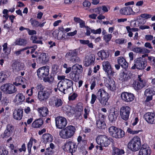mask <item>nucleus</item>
I'll list each match as a JSON object with an SVG mask.
<instances>
[{"instance_id": "obj_60", "label": "nucleus", "mask_w": 155, "mask_h": 155, "mask_svg": "<svg viewBox=\"0 0 155 155\" xmlns=\"http://www.w3.org/2000/svg\"><path fill=\"white\" fill-rule=\"evenodd\" d=\"M28 31V34L30 35H35L36 34V32L35 30H31L29 28L27 29Z\"/></svg>"}, {"instance_id": "obj_63", "label": "nucleus", "mask_w": 155, "mask_h": 155, "mask_svg": "<svg viewBox=\"0 0 155 155\" xmlns=\"http://www.w3.org/2000/svg\"><path fill=\"white\" fill-rule=\"evenodd\" d=\"M87 28H85L86 29V31L85 33L86 35L87 36H89L91 34V31L92 30L88 26H87Z\"/></svg>"}, {"instance_id": "obj_42", "label": "nucleus", "mask_w": 155, "mask_h": 155, "mask_svg": "<svg viewBox=\"0 0 155 155\" xmlns=\"http://www.w3.org/2000/svg\"><path fill=\"white\" fill-rule=\"evenodd\" d=\"M7 77L6 73L4 71L0 72V83L4 82L6 80Z\"/></svg>"}, {"instance_id": "obj_59", "label": "nucleus", "mask_w": 155, "mask_h": 155, "mask_svg": "<svg viewBox=\"0 0 155 155\" xmlns=\"http://www.w3.org/2000/svg\"><path fill=\"white\" fill-rule=\"evenodd\" d=\"M77 96V94L73 93L72 95L69 96L68 99L70 101H73L75 100Z\"/></svg>"}, {"instance_id": "obj_48", "label": "nucleus", "mask_w": 155, "mask_h": 155, "mask_svg": "<svg viewBox=\"0 0 155 155\" xmlns=\"http://www.w3.org/2000/svg\"><path fill=\"white\" fill-rule=\"evenodd\" d=\"M152 88H149L146 89L145 91V96L153 95V94L151 91Z\"/></svg>"}, {"instance_id": "obj_4", "label": "nucleus", "mask_w": 155, "mask_h": 155, "mask_svg": "<svg viewBox=\"0 0 155 155\" xmlns=\"http://www.w3.org/2000/svg\"><path fill=\"white\" fill-rule=\"evenodd\" d=\"M141 145L140 139L138 136L134 137L128 143V147L132 151L138 150Z\"/></svg>"}, {"instance_id": "obj_7", "label": "nucleus", "mask_w": 155, "mask_h": 155, "mask_svg": "<svg viewBox=\"0 0 155 155\" xmlns=\"http://www.w3.org/2000/svg\"><path fill=\"white\" fill-rule=\"evenodd\" d=\"M1 90L6 94H12L15 93L17 90L15 86L11 83H6L1 87Z\"/></svg>"}, {"instance_id": "obj_54", "label": "nucleus", "mask_w": 155, "mask_h": 155, "mask_svg": "<svg viewBox=\"0 0 155 155\" xmlns=\"http://www.w3.org/2000/svg\"><path fill=\"white\" fill-rule=\"evenodd\" d=\"M8 151L4 149H0V155H7Z\"/></svg>"}, {"instance_id": "obj_50", "label": "nucleus", "mask_w": 155, "mask_h": 155, "mask_svg": "<svg viewBox=\"0 0 155 155\" xmlns=\"http://www.w3.org/2000/svg\"><path fill=\"white\" fill-rule=\"evenodd\" d=\"M102 31L101 29L100 28L97 29L96 30H95L94 29H93L91 30V32L94 34H100Z\"/></svg>"}, {"instance_id": "obj_34", "label": "nucleus", "mask_w": 155, "mask_h": 155, "mask_svg": "<svg viewBox=\"0 0 155 155\" xmlns=\"http://www.w3.org/2000/svg\"><path fill=\"white\" fill-rule=\"evenodd\" d=\"M118 128L114 126H111L108 129L110 134L112 137H114Z\"/></svg>"}, {"instance_id": "obj_58", "label": "nucleus", "mask_w": 155, "mask_h": 155, "mask_svg": "<svg viewBox=\"0 0 155 155\" xmlns=\"http://www.w3.org/2000/svg\"><path fill=\"white\" fill-rule=\"evenodd\" d=\"M153 38V36L150 35H146L145 36V38L147 41H151Z\"/></svg>"}, {"instance_id": "obj_41", "label": "nucleus", "mask_w": 155, "mask_h": 155, "mask_svg": "<svg viewBox=\"0 0 155 155\" xmlns=\"http://www.w3.org/2000/svg\"><path fill=\"white\" fill-rule=\"evenodd\" d=\"M124 151L122 150H120L117 148H114L113 150V155H121L122 154H124Z\"/></svg>"}, {"instance_id": "obj_16", "label": "nucleus", "mask_w": 155, "mask_h": 155, "mask_svg": "<svg viewBox=\"0 0 155 155\" xmlns=\"http://www.w3.org/2000/svg\"><path fill=\"white\" fill-rule=\"evenodd\" d=\"M144 118L146 121L149 124H155V114L147 112L144 115Z\"/></svg>"}, {"instance_id": "obj_27", "label": "nucleus", "mask_w": 155, "mask_h": 155, "mask_svg": "<svg viewBox=\"0 0 155 155\" xmlns=\"http://www.w3.org/2000/svg\"><path fill=\"white\" fill-rule=\"evenodd\" d=\"M145 81H134L133 84V87L136 90H139L145 86Z\"/></svg>"}, {"instance_id": "obj_64", "label": "nucleus", "mask_w": 155, "mask_h": 155, "mask_svg": "<svg viewBox=\"0 0 155 155\" xmlns=\"http://www.w3.org/2000/svg\"><path fill=\"white\" fill-rule=\"evenodd\" d=\"M138 21L139 24L140 25H143L146 22V21L145 20L142 18L139 19Z\"/></svg>"}, {"instance_id": "obj_30", "label": "nucleus", "mask_w": 155, "mask_h": 155, "mask_svg": "<svg viewBox=\"0 0 155 155\" xmlns=\"http://www.w3.org/2000/svg\"><path fill=\"white\" fill-rule=\"evenodd\" d=\"M72 71L76 73L79 74L83 71V68L81 65L75 64L72 66Z\"/></svg>"}, {"instance_id": "obj_22", "label": "nucleus", "mask_w": 155, "mask_h": 155, "mask_svg": "<svg viewBox=\"0 0 155 155\" xmlns=\"http://www.w3.org/2000/svg\"><path fill=\"white\" fill-rule=\"evenodd\" d=\"M95 60V56L93 54L86 55L84 60V65L88 66L92 64Z\"/></svg>"}, {"instance_id": "obj_19", "label": "nucleus", "mask_w": 155, "mask_h": 155, "mask_svg": "<svg viewBox=\"0 0 155 155\" xmlns=\"http://www.w3.org/2000/svg\"><path fill=\"white\" fill-rule=\"evenodd\" d=\"M150 147L147 145L143 144L139 150L138 155H150Z\"/></svg>"}, {"instance_id": "obj_31", "label": "nucleus", "mask_w": 155, "mask_h": 155, "mask_svg": "<svg viewBox=\"0 0 155 155\" xmlns=\"http://www.w3.org/2000/svg\"><path fill=\"white\" fill-rule=\"evenodd\" d=\"M43 124V120L41 119H39L33 122L32 124V126L35 128H38L40 127Z\"/></svg>"}, {"instance_id": "obj_17", "label": "nucleus", "mask_w": 155, "mask_h": 155, "mask_svg": "<svg viewBox=\"0 0 155 155\" xmlns=\"http://www.w3.org/2000/svg\"><path fill=\"white\" fill-rule=\"evenodd\" d=\"M121 97L123 100L127 102L132 101L134 98L133 94L127 92L122 93L121 95Z\"/></svg>"}, {"instance_id": "obj_10", "label": "nucleus", "mask_w": 155, "mask_h": 155, "mask_svg": "<svg viewBox=\"0 0 155 155\" xmlns=\"http://www.w3.org/2000/svg\"><path fill=\"white\" fill-rule=\"evenodd\" d=\"M51 92L49 90L40 91L38 92V97L41 101H45L51 96Z\"/></svg>"}, {"instance_id": "obj_35", "label": "nucleus", "mask_w": 155, "mask_h": 155, "mask_svg": "<svg viewBox=\"0 0 155 155\" xmlns=\"http://www.w3.org/2000/svg\"><path fill=\"white\" fill-rule=\"evenodd\" d=\"M42 138L44 140V142L46 143L47 142H51L52 141V137L49 134H45L43 135Z\"/></svg>"}, {"instance_id": "obj_56", "label": "nucleus", "mask_w": 155, "mask_h": 155, "mask_svg": "<svg viewBox=\"0 0 155 155\" xmlns=\"http://www.w3.org/2000/svg\"><path fill=\"white\" fill-rule=\"evenodd\" d=\"M32 143L33 142L31 141V139H30L27 145L29 153L31 151V149L32 145Z\"/></svg>"}, {"instance_id": "obj_43", "label": "nucleus", "mask_w": 155, "mask_h": 155, "mask_svg": "<svg viewBox=\"0 0 155 155\" xmlns=\"http://www.w3.org/2000/svg\"><path fill=\"white\" fill-rule=\"evenodd\" d=\"M2 47H3V50L4 51L6 55H8L10 53V51L8 52L7 51L8 49V44L7 43H5L3 45Z\"/></svg>"}, {"instance_id": "obj_45", "label": "nucleus", "mask_w": 155, "mask_h": 155, "mask_svg": "<svg viewBox=\"0 0 155 155\" xmlns=\"http://www.w3.org/2000/svg\"><path fill=\"white\" fill-rule=\"evenodd\" d=\"M96 80L97 79L95 78H94L91 79L90 83L91 84L90 88L91 90H93L94 88L96 85Z\"/></svg>"}, {"instance_id": "obj_9", "label": "nucleus", "mask_w": 155, "mask_h": 155, "mask_svg": "<svg viewBox=\"0 0 155 155\" xmlns=\"http://www.w3.org/2000/svg\"><path fill=\"white\" fill-rule=\"evenodd\" d=\"M131 109L128 106L122 107L120 110V115L121 118L125 120H127L129 118Z\"/></svg>"}, {"instance_id": "obj_25", "label": "nucleus", "mask_w": 155, "mask_h": 155, "mask_svg": "<svg viewBox=\"0 0 155 155\" xmlns=\"http://www.w3.org/2000/svg\"><path fill=\"white\" fill-rule=\"evenodd\" d=\"M28 43V41L25 38H19L16 39L14 43V45H18L20 46H25Z\"/></svg>"}, {"instance_id": "obj_26", "label": "nucleus", "mask_w": 155, "mask_h": 155, "mask_svg": "<svg viewBox=\"0 0 155 155\" xmlns=\"http://www.w3.org/2000/svg\"><path fill=\"white\" fill-rule=\"evenodd\" d=\"M37 61L40 64H45L49 61V58L45 53H42L37 59Z\"/></svg>"}, {"instance_id": "obj_61", "label": "nucleus", "mask_w": 155, "mask_h": 155, "mask_svg": "<svg viewBox=\"0 0 155 155\" xmlns=\"http://www.w3.org/2000/svg\"><path fill=\"white\" fill-rule=\"evenodd\" d=\"M46 153L48 155L52 154L54 153L53 150L48 147L46 149Z\"/></svg>"}, {"instance_id": "obj_55", "label": "nucleus", "mask_w": 155, "mask_h": 155, "mask_svg": "<svg viewBox=\"0 0 155 155\" xmlns=\"http://www.w3.org/2000/svg\"><path fill=\"white\" fill-rule=\"evenodd\" d=\"M79 27L80 28H87V26L85 25V21L81 20L80 22L79 23Z\"/></svg>"}, {"instance_id": "obj_44", "label": "nucleus", "mask_w": 155, "mask_h": 155, "mask_svg": "<svg viewBox=\"0 0 155 155\" xmlns=\"http://www.w3.org/2000/svg\"><path fill=\"white\" fill-rule=\"evenodd\" d=\"M112 36L111 34L105 35L104 36V39L106 42H108L110 41L112 38Z\"/></svg>"}, {"instance_id": "obj_15", "label": "nucleus", "mask_w": 155, "mask_h": 155, "mask_svg": "<svg viewBox=\"0 0 155 155\" xmlns=\"http://www.w3.org/2000/svg\"><path fill=\"white\" fill-rule=\"evenodd\" d=\"M108 78L105 80V84L108 89L113 91L116 89L115 82L113 79H111L110 75H108Z\"/></svg>"}, {"instance_id": "obj_20", "label": "nucleus", "mask_w": 155, "mask_h": 155, "mask_svg": "<svg viewBox=\"0 0 155 155\" xmlns=\"http://www.w3.org/2000/svg\"><path fill=\"white\" fill-rule=\"evenodd\" d=\"M23 111L21 109H16L13 111V118L17 120H21L23 116Z\"/></svg>"}, {"instance_id": "obj_52", "label": "nucleus", "mask_w": 155, "mask_h": 155, "mask_svg": "<svg viewBox=\"0 0 155 155\" xmlns=\"http://www.w3.org/2000/svg\"><path fill=\"white\" fill-rule=\"evenodd\" d=\"M140 16L142 18L147 19L151 18L152 17V15L149 14L144 13L141 14Z\"/></svg>"}, {"instance_id": "obj_14", "label": "nucleus", "mask_w": 155, "mask_h": 155, "mask_svg": "<svg viewBox=\"0 0 155 155\" xmlns=\"http://www.w3.org/2000/svg\"><path fill=\"white\" fill-rule=\"evenodd\" d=\"M49 104L51 106H55L58 107L62 105L63 101L61 99L55 97H53L50 100Z\"/></svg>"}, {"instance_id": "obj_28", "label": "nucleus", "mask_w": 155, "mask_h": 155, "mask_svg": "<svg viewBox=\"0 0 155 155\" xmlns=\"http://www.w3.org/2000/svg\"><path fill=\"white\" fill-rule=\"evenodd\" d=\"M117 61L118 64L120 65L122 68H126L128 67V64L123 57H118Z\"/></svg>"}, {"instance_id": "obj_53", "label": "nucleus", "mask_w": 155, "mask_h": 155, "mask_svg": "<svg viewBox=\"0 0 155 155\" xmlns=\"http://www.w3.org/2000/svg\"><path fill=\"white\" fill-rule=\"evenodd\" d=\"M77 74L76 73L72 71L71 73L69 74V77L71 79L73 80H74L76 79V76Z\"/></svg>"}, {"instance_id": "obj_21", "label": "nucleus", "mask_w": 155, "mask_h": 155, "mask_svg": "<svg viewBox=\"0 0 155 155\" xmlns=\"http://www.w3.org/2000/svg\"><path fill=\"white\" fill-rule=\"evenodd\" d=\"M103 69L107 73V75L112 74V70L109 63L107 61H104L102 63Z\"/></svg>"}, {"instance_id": "obj_49", "label": "nucleus", "mask_w": 155, "mask_h": 155, "mask_svg": "<svg viewBox=\"0 0 155 155\" xmlns=\"http://www.w3.org/2000/svg\"><path fill=\"white\" fill-rule=\"evenodd\" d=\"M131 50L136 53H141V47H132Z\"/></svg>"}, {"instance_id": "obj_37", "label": "nucleus", "mask_w": 155, "mask_h": 155, "mask_svg": "<svg viewBox=\"0 0 155 155\" xmlns=\"http://www.w3.org/2000/svg\"><path fill=\"white\" fill-rule=\"evenodd\" d=\"M66 112L68 114L70 117L72 116L75 113V110L74 107L67 106L66 107Z\"/></svg>"}, {"instance_id": "obj_36", "label": "nucleus", "mask_w": 155, "mask_h": 155, "mask_svg": "<svg viewBox=\"0 0 155 155\" xmlns=\"http://www.w3.org/2000/svg\"><path fill=\"white\" fill-rule=\"evenodd\" d=\"M125 135L124 132L121 129H118L114 137L116 138H121Z\"/></svg>"}, {"instance_id": "obj_18", "label": "nucleus", "mask_w": 155, "mask_h": 155, "mask_svg": "<svg viewBox=\"0 0 155 155\" xmlns=\"http://www.w3.org/2000/svg\"><path fill=\"white\" fill-rule=\"evenodd\" d=\"M118 114L117 111L114 110V111H111L109 115L108 119L110 124H114L116 122Z\"/></svg>"}, {"instance_id": "obj_38", "label": "nucleus", "mask_w": 155, "mask_h": 155, "mask_svg": "<svg viewBox=\"0 0 155 155\" xmlns=\"http://www.w3.org/2000/svg\"><path fill=\"white\" fill-rule=\"evenodd\" d=\"M25 99V96L21 93L17 94L15 96V100L16 101L22 102Z\"/></svg>"}, {"instance_id": "obj_40", "label": "nucleus", "mask_w": 155, "mask_h": 155, "mask_svg": "<svg viewBox=\"0 0 155 155\" xmlns=\"http://www.w3.org/2000/svg\"><path fill=\"white\" fill-rule=\"evenodd\" d=\"M96 125L99 129H104L106 127L104 121L97 120Z\"/></svg>"}, {"instance_id": "obj_39", "label": "nucleus", "mask_w": 155, "mask_h": 155, "mask_svg": "<svg viewBox=\"0 0 155 155\" xmlns=\"http://www.w3.org/2000/svg\"><path fill=\"white\" fill-rule=\"evenodd\" d=\"M97 54L102 60L107 58L108 56V55H107L104 50H101L99 51L98 53Z\"/></svg>"}, {"instance_id": "obj_11", "label": "nucleus", "mask_w": 155, "mask_h": 155, "mask_svg": "<svg viewBox=\"0 0 155 155\" xmlns=\"http://www.w3.org/2000/svg\"><path fill=\"white\" fill-rule=\"evenodd\" d=\"M77 147V146L75 143L71 141H68L65 144L64 148V149L72 154L73 153L76 151Z\"/></svg>"}, {"instance_id": "obj_51", "label": "nucleus", "mask_w": 155, "mask_h": 155, "mask_svg": "<svg viewBox=\"0 0 155 155\" xmlns=\"http://www.w3.org/2000/svg\"><path fill=\"white\" fill-rule=\"evenodd\" d=\"M64 32H59L57 36V38L58 40H61L63 38H64Z\"/></svg>"}, {"instance_id": "obj_46", "label": "nucleus", "mask_w": 155, "mask_h": 155, "mask_svg": "<svg viewBox=\"0 0 155 155\" xmlns=\"http://www.w3.org/2000/svg\"><path fill=\"white\" fill-rule=\"evenodd\" d=\"M140 130H133L131 129L130 128H128L127 130V132L129 134H138Z\"/></svg>"}, {"instance_id": "obj_13", "label": "nucleus", "mask_w": 155, "mask_h": 155, "mask_svg": "<svg viewBox=\"0 0 155 155\" xmlns=\"http://www.w3.org/2000/svg\"><path fill=\"white\" fill-rule=\"evenodd\" d=\"M49 71V69L48 66H43L37 70V75L40 78H45L48 76Z\"/></svg>"}, {"instance_id": "obj_1", "label": "nucleus", "mask_w": 155, "mask_h": 155, "mask_svg": "<svg viewBox=\"0 0 155 155\" xmlns=\"http://www.w3.org/2000/svg\"><path fill=\"white\" fill-rule=\"evenodd\" d=\"M64 75L58 76V79L61 80L58 83V88L64 94H69L73 91V81L71 80L65 78Z\"/></svg>"}, {"instance_id": "obj_3", "label": "nucleus", "mask_w": 155, "mask_h": 155, "mask_svg": "<svg viewBox=\"0 0 155 155\" xmlns=\"http://www.w3.org/2000/svg\"><path fill=\"white\" fill-rule=\"evenodd\" d=\"M75 131V127L72 125H70L60 130L59 134L62 138L68 139L74 135Z\"/></svg>"}, {"instance_id": "obj_23", "label": "nucleus", "mask_w": 155, "mask_h": 155, "mask_svg": "<svg viewBox=\"0 0 155 155\" xmlns=\"http://www.w3.org/2000/svg\"><path fill=\"white\" fill-rule=\"evenodd\" d=\"M120 14L124 15H129L133 13V10L131 7L128 6L122 8L120 10Z\"/></svg>"}, {"instance_id": "obj_62", "label": "nucleus", "mask_w": 155, "mask_h": 155, "mask_svg": "<svg viewBox=\"0 0 155 155\" xmlns=\"http://www.w3.org/2000/svg\"><path fill=\"white\" fill-rule=\"evenodd\" d=\"M150 52V50L145 48H141V53H149Z\"/></svg>"}, {"instance_id": "obj_32", "label": "nucleus", "mask_w": 155, "mask_h": 155, "mask_svg": "<svg viewBox=\"0 0 155 155\" xmlns=\"http://www.w3.org/2000/svg\"><path fill=\"white\" fill-rule=\"evenodd\" d=\"M130 74L129 72H124L121 75L120 79L122 81H126L130 78Z\"/></svg>"}, {"instance_id": "obj_6", "label": "nucleus", "mask_w": 155, "mask_h": 155, "mask_svg": "<svg viewBox=\"0 0 155 155\" xmlns=\"http://www.w3.org/2000/svg\"><path fill=\"white\" fill-rule=\"evenodd\" d=\"M78 52L76 50H70L67 52L65 57L71 62L78 63L81 61L80 58L77 56Z\"/></svg>"}, {"instance_id": "obj_47", "label": "nucleus", "mask_w": 155, "mask_h": 155, "mask_svg": "<svg viewBox=\"0 0 155 155\" xmlns=\"http://www.w3.org/2000/svg\"><path fill=\"white\" fill-rule=\"evenodd\" d=\"M126 39L124 38H119L115 40V42L116 43L119 44H122L125 43L126 41Z\"/></svg>"}, {"instance_id": "obj_12", "label": "nucleus", "mask_w": 155, "mask_h": 155, "mask_svg": "<svg viewBox=\"0 0 155 155\" xmlns=\"http://www.w3.org/2000/svg\"><path fill=\"white\" fill-rule=\"evenodd\" d=\"M56 127L60 129L64 128L67 124V120L62 117H57L55 118Z\"/></svg>"}, {"instance_id": "obj_29", "label": "nucleus", "mask_w": 155, "mask_h": 155, "mask_svg": "<svg viewBox=\"0 0 155 155\" xmlns=\"http://www.w3.org/2000/svg\"><path fill=\"white\" fill-rule=\"evenodd\" d=\"M38 110L40 116L42 117H45L48 113V108L45 107L39 108Z\"/></svg>"}, {"instance_id": "obj_8", "label": "nucleus", "mask_w": 155, "mask_h": 155, "mask_svg": "<svg viewBox=\"0 0 155 155\" xmlns=\"http://www.w3.org/2000/svg\"><path fill=\"white\" fill-rule=\"evenodd\" d=\"M134 64L131 67V69H137L139 70H142L146 67V62L143 60L140 57L137 58L134 60Z\"/></svg>"}, {"instance_id": "obj_2", "label": "nucleus", "mask_w": 155, "mask_h": 155, "mask_svg": "<svg viewBox=\"0 0 155 155\" xmlns=\"http://www.w3.org/2000/svg\"><path fill=\"white\" fill-rule=\"evenodd\" d=\"M97 98L100 103L103 105L105 106L108 104V94L103 89L101 88L96 93V95L92 94L91 95V103L93 104Z\"/></svg>"}, {"instance_id": "obj_5", "label": "nucleus", "mask_w": 155, "mask_h": 155, "mask_svg": "<svg viewBox=\"0 0 155 155\" xmlns=\"http://www.w3.org/2000/svg\"><path fill=\"white\" fill-rule=\"evenodd\" d=\"M111 138H108L105 135H100L98 136L96 138V141L98 144L100 145V150H102V147H106L110 143V141L112 140Z\"/></svg>"}, {"instance_id": "obj_57", "label": "nucleus", "mask_w": 155, "mask_h": 155, "mask_svg": "<svg viewBox=\"0 0 155 155\" xmlns=\"http://www.w3.org/2000/svg\"><path fill=\"white\" fill-rule=\"evenodd\" d=\"M105 117L106 116L100 113L99 114L98 118L97 120L104 121Z\"/></svg>"}, {"instance_id": "obj_33", "label": "nucleus", "mask_w": 155, "mask_h": 155, "mask_svg": "<svg viewBox=\"0 0 155 155\" xmlns=\"http://www.w3.org/2000/svg\"><path fill=\"white\" fill-rule=\"evenodd\" d=\"M12 68L14 71H18L21 69L22 67L21 66V64L19 62L15 61L12 64Z\"/></svg>"}, {"instance_id": "obj_24", "label": "nucleus", "mask_w": 155, "mask_h": 155, "mask_svg": "<svg viewBox=\"0 0 155 155\" xmlns=\"http://www.w3.org/2000/svg\"><path fill=\"white\" fill-rule=\"evenodd\" d=\"M13 127L12 125L8 124L6 127V129L3 134V137H8L10 136L13 133Z\"/></svg>"}]
</instances>
